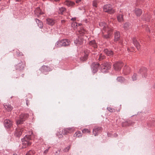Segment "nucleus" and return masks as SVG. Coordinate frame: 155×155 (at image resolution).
I'll return each instance as SVG.
<instances>
[{
  "instance_id": "20e7f679",
  "label": "nucleus",
  "mask_w": 155,
  "mask_h": 155,
  "mask_svg": "<svg viewBox=\"0 0 155 155\" xmlns=\"http://www.w3.org/2000/svg\"><path fill=\"white\" fill-rule=\"evenodd\" d=\"M103 10L104 12L110 14L113 13L114 11L112 9V7L110 5H106L104 6Z\"/></svg>"
},
{
  "instance_id": "a211bd4d",
  "label": "nucleus",
  "mask_w": 155,
  "mask_h": 155,
  "mask_svg": "<svg viewBox=\"0 0 155 155\" xmlns=\"http://www.w3.org/2000/svg\"><path fill=\"white\" fill-rule=\"evenodd\" d=\"M120 37V33L119 31H116L114 34V40L115 41H118Z\"/></svg>"
},
{
  "instance_id": "9d476101",
  "label": "nucleus",
  "mask_w": 155,
  "mask_h": 155,
  "mask_svg": "<svg viewBox=\"0 0 155 155\" xmlns=\"http://www.w3.org/2000/svg\"><path fill=\"white\" fill-rule=\"evenodd\" d=\"M41 70L43 73H45L46 72L50 71L51 69L49 67L44 65L41 68Z\"/></svg>"
},
{
  "instance_id": "72a5a7b5",
  "label": "nucleus",
  "mask_w": 155,
  "mask_h": 155,
  "mask_svg": "<svg viewBox=\"0 0 155 155\" xmlns=\"http://www.w3.org/2000/svg\"><path fill=\"white\" fill-rule=\"evenodd\" d=\"M117 80L119 82H124L125 79L124 78L122 77H117Z\"/></svg>"
},
{
  "instance_id": "f704fd0d",
  "label": "nucleus",
  "mask_w": 155,
  "mask_h": 155,
  "mask_svg": "<svg viewBox=\"0 0 155 155\" xmlns=\"http://www.w3.org/2000/svg\"><path fill=\"white\" fill-rule=\"evenodd\" d=\"M35 152L34 151L30 150L26 155H34Z\"/></svg>"
},
{
  "instance_id": "4c0bfd02",
  "label": "nucleus",
  "mask_w": 155,
  "mask_h": 155,
  "mask_svg": "<svg viewBox=\"0 0 155 155\" xmlns=\"http://www.w3.org/2000/svg\"><path fill=\"white\" fill-rule=\"evenodd\" d=\"M137 76L136 74H134L132 77V79L133 81H135L137 79Z\"/></svg>"
},
{
  "instance_id": "ea45409f",
  "label": "nucleus",
  "mask_w": 155,
  "mask_h": 155,
  "mask_svg": "<svg viewBox=\"0 0 155 155\" xmlns=\"http://www.w3.org/2000/svg\"><path fill=\"white\" fill-rule=\"evenodd\" d=\"M70 147L68 146V147H66V148L64 149L63 150L64 152H67L70 149Z\"/></svg>"
},
{
  "instance_id": "f3484780",
  "label": "nucleus",
  "mask_w": 155,
  "mask_h": 155,
  "mask_svg": "<svg viewBox=\"0 0 155 155\" xmlns=\"http://www.w3.org/2000/svg\"><path fill=\"white\" fill-rule=\"evenodd\" d=\"M104 53L109 56H112L113 54V52L107 49H105L104 50Z\"/></svg>"
},
{
  "instance_id": "58836bf2",
  "label": "nucleus",
  "mask_w": 155,
  "mask_h": 155,
  "mask_svg": "<svg viewBox=\"0 0 155 155\" xmlns=\"http://www.w3.org/2000/svg\"><path fill=\"white\" fill-rule=\"evenodd\" d=\"M82 132L83 133H89L90 132V131L87 129H84L82 130Z\"/></svg>"
},
{
  "instance_id": "a878e982",
  "label": "nucleus",
  "mask_w": 155,
  "mask_h": 155,
  "mask_svg": "<svg viewBox=\"0 0 155 155\" xmlns=\"http://www.w3.org/2000/svg\"><path fill=\"white\" fill-rule=\"evenodd\" d=\"M82 136V134L81 132L78 131L76 132L74 134V136L75 137H80Z\"/></svg>"
},
{
  "instance_id": "0eeeda50",
  "label": "nucleus",
  "mask_w": 155,
  "mask_h": 155,
  "mask_svg": "<svg viewBox=\"0 0 155 155\" xmlns=\"http://www.w3.org/2000/svg\"><path fill=\"white\" fill-rule=\"evenodd\" d=\"M74 129L73 127L65 128L62 130V134L64 135H66L68 133H71L74 131Z\"/></svg>"
},
{
  "instance_id": "7c9ffc66",
  "label": "nucleus",
  "mask_w": 155,
  "mask_h": 155,
  "mask_svg": "<svg viewBox=\"0 0 155 155\" xmlns=\"http://www.w3.org/2000/svg\"><path fill=\"white\" fill-rule=\"evenodd\" d=\"M105 56L102 54H100V55H97L96 58H98V60L101 61V60L104 58Z\"/></svg>"
},
{
  "instance_id": "c756f323",
  "label": "nucleus",
  "mask_w": 155,
  "mask_h": 155,
  "mask_svg": "<svg viewBox=\"0 0 155 155\" xmlns=\"http://www.w3.org/2000/svg\"><path fill=\"white\" fill-rule=\"evenodd\" d=\"M83 41V38L82 37H79L78 38L77 42L76 43L77 44H78L79 45H81Z\"/></svg>"
},
{
  "instance_id": "423d86ee",
  "label": "nucleus",
  "mask_w": 155,
  "mask_h": 155,
  "mask_svg": "<svg viewBox=\"0 0 155 155\" xmlns=\"http://www.w3.org/2000/svg\"><path fill=\"white\" fill-rule=\"evenodd\" d=\"M123 66V64L122 62H117L114 64L113 68L116 71H118L121 69Z\"/></svg>"
},
{
  "instance_id": "a18cd8bd",
  "label": "nucleus",
  "mask_w": 155,
  "mask_h": 155,
  "mask_svg": "<svg viewBox=\"0 0 155 155\" xmlns=\"http://www.w3.org/2000/svg\"><path fill=\"white\" fill-rule=\"evenodd\" d=\"M26 103V104L28 106V104L29 103V102L28 101V100H27Z\"/></svg>"
},
{
  "instance_id": "4be33fe9",
  "label": "nucleus",
  "mask_w": 155,
  "mask_h": 155,
  "mask_svg": "<svg viewBox=\"0 0 155 155\" xmlns=\"http://www.w3.org/2000/svg\"><path fill=\"white\" fill-rule=\"evenodd\" d=\"M133 43L137 49L140 48L139 44L137 42V40L135 38H134L133 39Z\"/></svg>"
},
{
  "instance_id": "aec40b11",
  "label": "nucleus",
  "mask_w": 155,
  "mask_h": 155,
  "mask_svg": "<svg viewBox=\"0 0 155 155\" xmlns=\"http://www.w3.org/2000/svg\"><path fill=\"white\" fill-rule=\"evenodd\" d=\"M63 46H68L70 44V41L68 39H63L61 40Z\"/></svg>"
},
{
  "instance_id": "f8f14e48",
  "label": "nucleus",
  "mask_w": 155,
  "mask_h": 155,
  "mask_svg": "<svg viewBox=\"0 0 155 155\" xmlns=\"http://www.w3.org/2000/svg\"><path fill=\"white\" fill-rule=\"evenodd\" d=\"M99 64L97 63H94L92 65V68L93 69V72L94 73H95L97 72L98 70V68L99 67Z\"/></svg>"
},
{
  "instance_id": "603ef678",
  "label": "nucleus",
  "mask_w": 155,
  "mask_h": 155,
  "mask_svg": "<svg viewBox=\"0 0 155 155\" xmlns=\"http://www.w3.org/2000/svg\"><path fill=\"white\" fill-rule=\"evenodd\" d=\"M127 50H128V51H129V49H127Z\"/></svg>"
},
{
  "instance_id": "393cba45",
  "label": "nucleus",
  "mask_w": 155,
  "mask_h": 155,
  "mask_svg": "<svg viewBox=\"0 0 155 155\" xmlns=\"http://www.w3.org/2000/svg\"><path fill=\"white\" fill-rule=\"evenodd\" d=\"M142 12L140 9L137 8L135 10V13L137 16H140Z\"/></svg>"
},
{
  "instance_id": "49530a36",
  "label": "nucleus",
  "mask_w": 155,
  "mask_h": 155,
  "mask_svg": "<svg viewBox=\"0 0 155 155\" xmlns=\"http://www.w3.org/2000/svg\"><path fill=\"white\" fill-rule=\"evenodd\" d=\"M18 56H20L21 55H23V54H22V53H19L18 54Z\"/></svg>"
},
{
  "instance_id": "f257e3e1",
  "label": "nucleus",
  "mask_w": 155,
  "mask_h": 155,
  "mask_svg": "<svg viewBox=\"0 0 155 155\" xmlns=\"http://www.w3.org/2000/svg\"><path fill=\"white\" fill-rule=\"evenodd\" d=\"M99 25L100 27H103L102 32L103 36L106 38H109L112 34L113 29L104 22H100Z\"/></svg>"
},
{
  "instance_id": "7ed1b4c3",
  "label": "nucleus",
  "mask_w": 155,
  "mask_h": 155,
  "mask_svg": "<svg viewBox=\"0 0 155 155\" xmlns=\"http://www.w3.org/2000/svg\"><path fill=\"white\" fill-rule=\"evenodd\" d=\"M31 135H26L24 138L22 139V142L23 148H25L28 146H30L31 144V142L30 140H31Z\"/></svg>"
},
{
  "instance_id": "c03bdc74",
  "label": "nucleus",
  "mask_w": 155,
  "mask_h": 155,
  "mask_svg": "<svg viewBox=\"0 0 155 155\" xmlns=\"http://www.w3.org/2000/svg\"><path fill=\"white\" fill-rule=\"evenodd\" d=\"M71 20H72L74 21V20H76V18H71Z\"/></svg>"
},
{
  "instance_id": "dca6fc26",
  "label": "nucleus",
  "mask_w": 155,
  "mask_h": 155,
  "mask_svg": "<svg viewBox=\"0 0 155 155\" xmlns=\"http://www.w3.org/2000/svg\"><path fill=\"white\" fill-rule=\"evenodd\" d=\"M35 12V14L38 16L43 14V13L41 11L39 7H38L36 9Z\"/></svg>"
},
{
  "instance_id": "6e6552de",
  "label": "nucleus",
  "mask_w": 155,
  "mask_h": 155,
  "mask_svg": "<svg viewBox=\"0 0 155 155\" xmlns=\"http://www.w3.org/2000/svg\"><path fill=\"white\" fill-rule=\"evenodd\" d=\"M4 124L5 127L11 128L12 126V122L9 120H6L4 121Z\"/></svg>"
},
{
  "instance_id": "2eb2a0df",
  "label": "nucleus",
  "mask_w": 155,
  "mask_h": 155,
  "mask_svg": "<svg viewBox=\"0 0 155 155\" xmlns=\"http://www.w3.org/2000/svg\"><path fill=\"white\" fill-rule=\"evenodd\" d=\"M47 23L50 25H53L55 23V20L52 19L48 18L47 19Z\"/></svg>"
},
{
  "instance_id": "8fccbe9b",
  "label": "nucleus",
  "mask_w": 155,
  "mask_h": 155,
  "mask_svg": "<svg viewBox=\"0 0 155 155\" xmlns=\"http://www.w3.org/2000/svg\"><path fill=\"white\" fill-rule=\"evenodd\" d=\"M13 155H17L16 154H14Z\"/></svg>"
},
{
  "instance_id": "ddd939ff",
  "label": "nucleus",
  "mask_w": 155,
  "mask_h": 155,
  "mask_svg": "<svg viewBox=\"0 0 155 155\" xmlns=\"http://www.w3.org/2000/svg\"><path fill=\"white\" fill-rule=\"evenodd\" d=\"M24 130V129L23 128H22L21 129H17L15 132V135L18 137L20 136L23 132Z\"/></svg>"
},
{
  "instance_id": "09e8293b",
  "label": "nucleus",
  "mask_w": 155,
  "mask_h": 155,
  "mask_svg": "<svg viewBox=\"0 0 155 155\" xmlns=\"http://www.w3.org/2000/svg\"><path fill=\"white\" fill-rule=\"evenodd\" d=\"M15 1H20L21 0H15Z\"/></svg>"
},
{
  "instance_id": "9b49d317",
  "label": "nucleus",
  "mask_w": 155,
  "mask_h": 155,
  "mask_svg": "<svg viewBox=\"0 0 155 155\" xmlns=\"http://www.w3.org/2000/svg\"><path fill=\"white\" fill-rule=\"evenodd\" d=\"M132 121L130 120H128L122 123V125L123 127L128 126L133 124Z\"/></svg>"
},
{
  "instance_id": "a19ab883",
  "label": "nucleus",
  "mask_w": 155,
  "mask_h": 155,
  "mask_svg": "<svg viewBox=\"0 0 155 155\" xmlns=\"http://www.w3.org/2000/svg\"><path fill=\"white\" fill-rule=\"evenodd\" d=\"M57 135L59 138H61L63 137L61 134H60L59 132L58 133V134L57 133Z\"/></svg>"
},
{
  "instance_id": "cd10ccee",
  "label": "nucleus",
  "mask_w": 155,
  "mask_h": 155,
  "mask_svg": "<svg viewBox=\"0 0 155 155\" xmlns=\"http://www.w3.org/2000/svg\"><path fill=\"white\" fill-rule=\"evenodd\" d=\"M36 21L37 23L38 24V26L41 28H42L43 27V23L41 21H40L38 19H36Z\"/></svg>"
},
{
  "instance_id": "3c124183",
  "label": "nucleus",
  "mask_w": 155,
  "mask_h": 155,
  "mask_svg": "<svg viewBox=\"0 0 155 155\" xmlns=\"http://www.w3.org/2000/svg\"><path fill=\"white\" fill-rule=\"evenodd\" d=\"M55 1H58V0H54Z\"/></svg>"
},
{
  "instance_id": "bb28decb",
  "label": "nucleus",
  "mask_w": 155,
  "mask_h": 155,
  "mask_svg": "<svg viewBox=\"0 0 155 155\" xmlns=\"http://www.w3.org/2000/svg\"><path fill=\"white\" fill-rule=\"evenodd\" d=\"M130 26V24L128 22H126L124 25V28L125 30H127L129 29Z\"/></svg>"
},
{
  "instance_id": "e433bc0d",
  "label": "nucleus",
  "mask_w": 155,
  "mask_h": 155,
  "mask_svg": "<svg viewBox=\"0 0 155 155\" xmlns=\"http://www.w3.org/2000/svg\"><path fill=\"white\" fill-rule=\"evenodd\" d=\"M107 110L110 112H113L115 111L114 109L110 107H107Z\"/></svg>"
},
{
  "instance_id": "37998d69",
  "label": "nucleus",
  "mask_w": 155,
  "mask_h": 155,
  "mask_svg": "<svg viewBox=\"0 0 155 155\" xmlns=\"http://www.w3.org/2000/svg\"><path fill=\"white\" fill-rule=\"evenodd\" d=\"M65 22V20H62L61 21V22L63 24Z\"/></svg>"
},
{
  "instance_id": "473e14b6",
  "label": "nucleus",
  "mask_w": 155,
  "mask_h": 155,
  "mask_svg": "<svg viewBox=\"0 0 155 155\" xmlns=\"http://www.w3.org/2000/svg\"><path fill=\"white\" fill-rule=\"evenodd\" d=\"M56 45L58 47H60L63 46L61 40L58 41L56 43Z\"/></svg>"
},
{
  "instance_id": "5701e85b",
  "label": "nucleus",
  "mask_w": 155,
  "mask_h": 155,
  "mask_svg": "<svg viewBox=\"0 0 155 155\" xmlns=\"http://www.w3.org/2000/svg\"><path fill=\"white\" fill-rule=\"evenodd\" d=\"M89 44L90 45H92L94 48H96L97 47V45L95 40L91 41L89 42Z\"/></svg>"
},
{
  "instance_id": "1a4fd4ad",
  "label": "nucleus",
  "mask_w": 155,
  "mask_h": 155,
  "mask_svg": "<svg viewBox=\"0 0 155 155\" xmlns=\"http://www.w3.org/2000/svg\"><path fill=\"white\" fill-rule=\"evenodd\" d=\"M102 128L101 127H95L93 130V133L94 135L96 136L97 135L98 133L101 131Z\"/></svg>"
},
{
  "instance_id": "c9c22d12",
  "label": "nucleus",
  "mask_w": 155,
  "mask_h": 155,
  "mask_svg": "<svg viewBox=\"0 0 155 155\" xmlns=\"http://www.w3.org/2000/svg\"><path fill=\"white\" fill-rule=\"evenodd\" d=\"M98 3V2L97 1H94L93 2V6L95 7H97Z\"/></svg>"
},
{
  "instance_id": "de8ad7c7",
  "label": "nucleus",
  "mask_w": 155,
  "mask_h": 155,
  "mask_svg": "<svg viewBox=\"0 0 155 155\" xmlns=\"http://www.w3.org/2000/svg\"><path fill=\"white\" fill-rule=\"evenodd\" d=\"M48 150H46L45 151V153H46L48 152Z\"/></svg>"
},
{
  "instance_id": "b1692460",
  "label": "nucleus",
  "mask_w": 155,
  "mask_h": 155,
  "mask_svg": "<svg viewBox=\"0 0 155 155\" xmlns=\"http://www.w3.org/2000/svg\"><path fill=\"white\" fill-rule=\"evenodd\" d=\"M5 108L8 111H11L13 109V107L10 104H9L4 105Z\"/></svg>"
},
{
  "instance_id": "412c9836",
  "label": "nucleus",
  "mask_w": 155,
  "mask_h": 155,
  "mask_svg": "<svg viewBox=\"0 0 155 155\" xmlns=\"http://www.w3.org/2000/svg\"><path fill=\"white\" fill-rule=\"evenodd\" d=\"M104 69H109L111 67V64L110 63L106 62L104 63Z\"/></svg>"
},
{
  "instance_id": "4468645a",
  "label": "nucleus",
  "mask_w": 155,
  "mask_h": 155,
  "mask_svg": "<svg viewBox=\"0 0 155 155\" xmlns=\"http://www.w3.org/2000/svg\"><path fill=\"white\" fill-rule=\"evenodd\" d=\"M64 4L68 7H72L75 5V3L71 1H66L64 2Z\"/></svg>"
},
{
  "instance_id": "39448f33",
  "label": "nucleus",
  "mask_w": 155,
  "mask_h": 155,
  "mask_svg": "<svg viewBox=\"0 0 155 155\" xmlns=\"http://www.w3.org/2000/svg\"><path fill=\"white\" fill-rule=\"evenodd\" d=\"M27 115L26 114H22L20 116L19 119L16 121L17 124H19L22 123L25 120V118H27Z\"/></svg>"
},
{
  "instance_id": "79ce46f5",
  "label": "nucleus",
  "mask_w": 155,
  "mask_h": 155,
  "mask_svg": "<svg viewBox=\"0 0 155 155\" xmlns=\"http://www.w3.org/2000/svg\"><path fill=\"white\" fill-rule=\"evenodd\" d=\"M81 1V0H76V2L77 3H79Z\"/></svg>"
},
{
  "instance_id": "2f4dec72",
  "label": "nucleus",
  "mask_w": 155,
  "mask_h": 155,
  "mask_svg": "<svg viewBox=\"0 0 155 155\" xmlns=\"http://www.w3.org/2000/svg\"><path fill=\"white\" fill-rule=\"evenodd\" d=\"M66 9L65 8L62 7L60 8L59 11V13L61 14H62L64 12L66 11Z\"/></svg>"
},
{
  "instance_id": "864d4df0",
  "label": "nucleus",
  "mask_w": 155,
  "mask_h": 155,
  "mask_svg": "<svg viewBox=\"0 0 155 155\" xmlns=\"http://www.w3.org/2000/svg\"><path fill=\"white\" fill-rule=\"evenodd\" d=\"M144 77H146V76L145 75H144Z\"/></svg>"
},
{
  "instance_id": "6ab92c4d",
  "label": "nucleus",
  "mask_w": 155,
  "mask_h": 155,
  "mask_svg": "<svg viewBox=\"0 0 155 155\" xmlns=\"http://www.w3.org/2000/svg\"><path fill=\"white\" fill-rule=\"evenodd\" d=\"M89 51H85L84 52V56L81 58L82 61H86L87 58Z\"/></svg>"
},
{
  "instance_id": "c85d7f7f",
  "label": "nucleus",
  "mask_w": 155,
  "mask_h": 155,
  "mask_svg": "<svg viewBox=\"0 0 155 155\" xmlns=\"http://www.w3.org/2000/svg\"><path fill=\"white\" fill-rule=\"evenodd\" d=\"M117 19L119 22H122L123 21V18L122 15H119L117 16Z\"/></svg>"
},
{
  "instance_id": "f03ea898",
  "label": "nucleus",
  "mask_w": 155,
  "mask_h": 155,
  "mask_svg": "<svg viewBox=\"0 0 155 155\" xmlns=\"http://www.w3.org/2000/svg\"><path fill=\"white\" fill-rule=\"evenodd\" d=\"M81 24H79L77 22H74L71 24V26L74 28V30L77 29V30L78 31V32L79 34L82 35H83L84 34L85 31L81 26Z\"/></svg>"
}]
</instances>
